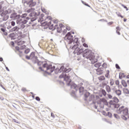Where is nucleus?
Segmentation results:
<instances>
[{
	"instance_id": "nucleus-1",
	"label": "nucleus",
	"mask_w": 129,
	"mask_h": 129,
	"mask_svg": "<svg viewBox=\"0 0 129 129\" xmlns=\"http://www.w3.org/2000/svg\"><path fill=\"white\" fill-rule=\"evenodd\" d=\"M83 57H86L87 58H89L91 60L92 64L97 62L98 59L95 58V56L94 55V53L92 52V50L88 49H86L84 51Z\"/></svg>"
},
{
	"instance_id": "nucleus-2",
	"label": "nucleus",
	"mask_w": 129,
	"mask_h": 129,
	"mask_svg": "<svg viewBox=\"0 0 129 129\" xmlns=\"http://www.w3.org/2000/svg\"><path fill=\"white\" fill-rule=\"evenodd\" d=\"M79 39L76 38L74 39V42H75V44L72 47V50H74V53L77 54V55H80L84 52V49L83 48L80 49L78 47L79 45Z\"/></svg>"
},
{
	"instance_id": "nucleus-3",
	"label": "nucleus",
	"mask_w": 129,
	"mask_h": 129,
	"mask_svg": "<svg viewBox=\"0 0 129 129\" xmlns=\"http://www.w3.org/2000/svg\"><path fill=\"white\" fill-rule=\"evenodd\" d=\"M42 67L43 69H45V72L47 73L48 74H50V73H52L55 69V66H53L52 64L48 63H44Z\"/></svg>"
},
{
	"instance_id": "nucleus-4",
	"label": "nucleus",
	"mask_w": 129,
	"mask_h": 129,
	"mask_svg": "<svg viewBox=\"0 0 129 129\" xmlns=\"http://www.w3.org/2000/svg\"><path fill=\"white\" fill-rule=\"evenodd\" d=\"M60 79L64 78V80L66 81L67 84L70 85L71 80L70 79V76H67L66 72H63L61 75L59 76Z\"/></svg>"
},
{
	"instance_id": "nucleus-5",
	"label": "nucleus",
	"mask_w": 129,
	"mask_h": 129,
	"mask_svg": "<svg viewBox=\"0 0 129 129\" xmlns=\"http://www.w3.org/2000/svg\"><path fill=\"white\" fill-rule=\"evenodd\" d=\"M65 39H67L69 44L72 43L74 44L76 43V42H75V40L73 41V36L72 35V34L70 32L68 33L65 36Z\"/></svg>"
},
{
	"instance_id": "nucleus-6",
	"label": "nucleus",
	"mask_w": 129,
	"mask_h": 129,
	"mask_svg": "<svg viewBox=\"0 0 129 129\" xmlns=\"http://www.w3.org/2000/svg\"><path fill=\"white\" fill-rule=\"evenodd\" d=\"M118 111L120 112V113H122L123 115H128V108H124V106H121L119 108Z\"/></svg>"
},
{
	"instance_id": "nucleus-7",
	"label": "nucleus",
	"mask_w": 129,
	"mask_h": 129,
	"mask_svg": "<svg viewBox=\"0 0 129 129\" xmlns=\"http://www.w3.org/2000/svg\"><path fill=\"white\" fill-rule=\"evenodd\" d=\"M45 21L48 26H51L50 28L53 29V24H51L52 17L51 16H47Z\"/></svg>"
},
{
	"instance_id": "nucleus-8",
	"label": "nucleus",
	"mask_w": 129,
	"mask_h": 129,
	"mask_svg": "<svg viewBox=\"0 0 129 129\" xmlns=\"http://www.w3.org/2000/svg\"><path fill=\"white\" fill-rule=\"evenodd\" d=\"M24 3L29 5L30 7H34L36 5V3L33 2V0H26Z\"/></svg>"
},
{
	"instance_id": "nucleus-9",
	"label": "nucleus",
	"mask_w": 129,
	"mask_h": 129,
	"mask_svg": "<svg viewBox=\"0 0 129 129\" xmlns=\"http://www.w3.org/2000/svg\"><path fill=\"white\" fill-rule=\"evenodd\" d=\"M104 69L103 68H99L96 70L97 75L100 76L103 74Z\"/></svg>"
},
{
	"instance_id": "nucleus-10",
	"label": "nucleus",
	"mask_w": 129,
	"mask_h": 129,
	"mask_svg": "<svg viewBox=\"0 0 129 129\" xmlns=\"http://www.w3.org/2000/svg\"><path fill=\"white\" fill-rule=\"evenodd\" d=\"M118 103V99L117 97H114L113 98V100H111L110 102H109V103H110V104H114V103Z\"/></svg>"
},
{
	"instance_id": "nucleus-11",
	"label": "nucleus",
	"mask_w": 129,
	"mask_h": 129,
	"mask_svg": "<svg viewBox=\"0 0 129 129\" xmlns=\"http://www.w3.org/2000/svg\"><path fill=\"white\" fill-rule=\"evenodd\" d=\"M55 28H57V31L58 33H60L62 32V28L61 27H58V25H55Z\"/></svg>"
},
{
	"instance_id": "nucleus-12",
	"label": "nucleus",
	"mask_w": 129,
	"mask_h": 129,
	"mask_svg": "<svg viewBox=\"0 0 129 129\" xmlns=\"http://www.w3.org/2000/svg\"><path fill=\"white\" fill-rule=\"evenodd\" d=\"M103 103L105 105H107L108 103L106 100L104 98H102V99L100 100V103Z\"/></svg>"
},
{
	"instance_id": "nucleus-13",
	"label": "nucleus",
	"mask_w": 129,
	"mask_h": 129,
	"mask_svg": "<svg viewBox=\"0 0 129 129\" xmlns=\"http://www.w3.org/2000/svg\"><path fill=\"white\" fill-rule=\"evenodd\" d=\"M35 56V53L34 52H32L30 54V56H26V58L28 59H30V58H31V57H33Z\"/></svg>"
},
{
	"instance_id": "nucleus-14",
	"label": "nucleus",
	"mask_w": 129,
	"mask_h": 129,
	"mask_svg": "<svg viewBox=\"0 0 129 129\" xmlns=\"http://www.w3.org/2000/svg\"><path fill=\"white\" fill-rule=\"evenodd\" d=\"M98 80L102 81L105 80V77L104 76H101L98 78Z\"/></svg>"
},
{
	"instance_id": "nucleus-15",
	"label": "nucleus",
	"mask_w": 129,
	"mask_h": 129,
	"mask_svg": "<svg viewBox=\"0 0 129 129\" xmlns=\"http://www.w3.org/2000/svg\"><path fill=\"white\" fill-rule=\"evenodd\" d=\"M105 89L107 92H110V87L109 86L106 85L105 86Z\"/></svg>"
},
{
	"instance_id": "nucleus-16",
	"label": "nucleus",
	"mask_w": 129,
	"mask_h": 129,
	"mask_svg": "<svg viewBox=\"0 0 129 129\" xmlns=\"http://www.w3.org/2000/svg\"><path fill=\"white\" fill-rule=\"evenodd\" d=\"M121 84H122V85H123V86L124 87H125V88L127 87V84H126V82L125 81L122 80L121 81Z\"/></svg>"
},
{
	"instance_id": "nucleus-17",
	"label": "nucleus",
	"mask_w": 129,
	"mask_h": 129,
	"mask_svg": "<svg viewBox=\"0 0 129 129\" xmlns=\"http://www.w3.org/2000/svg\"><path fill=\"white\" fill-rule=\"evenodd\" d=\"M123 93L125 94H129V90L128 89L124 88L123 89Z\"/></svg>"
},
{
	"instance_id": "nucleus-18",
	"label": "nucleus",
	"mask_w": 129,
	"mask_h": 129,
	"mask_svg": "<svg viewBox=\"0 0 129 129\" xmlns=\"http://www.w3.org/2000/svg\"><path fill=\"white\" fill-rule=\"evenodd\" d=\"M17 22H18L19 23H22L23 24H26L27 23V20H24L23 21H22V20L19 19Z\"/></svg>"
},
{
	"instance_id": "nucleus-19",
	"label": "nucleus",
	"mask_w": 129,
	"mask_h": 129,
	"mask_svg": "<svg viewBox=\"0 0 129 129\" xmlns=\"http://www.w3.org/2000/svg\"><path fill=\"white\" fill-rule=\"evenodd\" d=\"M116 94H117L118 96L120 95L121 94V91L120 90H116Z\"/></svg>"
},
{
	"instance_id": "nucleus-20",
	"label": "nucleus",
	"mask_w": 129,
	"mask_h": 129,
	"mask_svg": "<svg viewBox=\"0 0 129 129\" xmlns=\"http://www.w3.org/2000/svg\"><path fill=\"white\" fill-rule=\"evenodd\" d=\"M101 66V63H99V62H97L94 64V67L97 68L100 67Z\"/></svg>"
},
{
	"instance_id": "nucleus-21",
	"label": "nucleus",
	"mask_w": 129,
	"mask_h": 129,
	"mask_svg": "<svg viewBox=\"0 0 129 129\" xmlns=\"http://www.w3.org/2000/svg\"><path fill=\"white\" fill-rule=\"evenodd\" d=\"M41 10H42V11L43 13H44L45 14H46V15H49V13H48L47 11H46V10L44 8L41 9Z\"/></svg>"
},
{
	"instance_id": "nucleus-22",
	"label": "nucleus",
	"mask_w": 129,
	"mask_h": 129,
	"mask_svg": "<svg viewBox=\"0 0 129 129\" xmlns=\"http://www.w3.org/2000/svg\"><path fill=\"white\" fill-rule=\"evenodd\" d=\"M82 3L86 6L91 8V6L89 5L88 4H87L85 2L83 1H82Z\"/></svg>"
},
{
	"instance_id": "nucleus-23",
	"label": "nucleus",
	"mask_w": 129,
	"mask_h": 129,
	"mask_svg": "<svg viewBox=\"0 0 129 129\" xmlns=\"http://www.w3.org/2000/svg\"><path fill=\"white\" fill-rule=\"evenodd\" d=\"M101 93L104 96H105L107 94L105 90H102Z\"/></svg>"
},
{
	"instance_id": "nucleus-24",
	"label": "nucleus",
	"mask_w": 129,
	"mask_h": 129,
	"mask_svg": "<svg viewBox=\"0 0 129 129\" xmlns=\"http://www.w3.org/2000/svg\"><path fill=\"white\" fill-rule=\"evenodd\" d=\"M105 116H108V117H112V113H110V112H108V113L106 114L105 115Z\"/></svg>"
},
{
	"instance_id": "nucleus-25",
	"label": "nucleus",
	"mask_w": 129,
	"mask_h": 129,
	"mask_svg": "<svg viewBox=\"0 0 129 129\" xmlns=\"http://www.w3.org/2000/svg\"><path fill=\"white\" fill-rule=\"evenodd\" d=\"M114 105V107H115V108H118V107H119V104H113Z\"/></svg>"
},
{
	"instance_id": "nucleus-26",
	"label": "nucleus",
	"mask_w": 129,
	"mask_h": 129,
	"mask_svg": "<svg viewBox=\"0 0 129 129\" xmlns=\"http://www.w3.org/2000/svg\"><path fill=\"white\" fill-rule=\"evenodd\" d=\"M102 67L104 69H106L107 68V64L106 63H104L103 64H102Z\"/></svg>"
},
{
	"instance_id": "nucleus-27",
	"label": "nucleus",
	"mask_w": 129,
	"mask_h": 129,
	"mask_svg": "<svg viewBox=\"0 0 129 129\" xmlns=\"http://www.w3.org/2000/svg\"><path fill=\"white\" fill-rule=\"evenodd\" d=\"M117 16L121 18H123V17L121 15V14L119 12L117 13Z\"/></svg>"
},
{
	"instance_id": "nucleus-28",
	"label": "nucleus",
	"mask_w": 129,
	"mask_h": 129,
	"mask_svg": "<svg viewBox=\"0 0 129 129\" xmlns=\"http://www.w3.org/2000/svg\"><path fill=\"white\" fill-rule=\"evenodd\" d=\"M22 91L23 92H28V90L27 89V88H23L22 89Z\"/></svg>"
},
{
	"instance_id": "nucleus-29",
	"label": "nucleus",
	"mask_w": 129,
	"mask_h": 129,
	"mask_svg": "<svg viewBox=\"0 0 129 129\" xmlns=\"http://www.w3.org/2000/svg\"><path fill=\"white\" fill-rule=\"evenodd\" d=\"M12 31H18V27H15L14 28H12Z\"/></svg>"
},
{
	"instance_id": "nucleus-30",
	"label": "nucleus",
	"mask_w": 129,
	"mask_h": 129,
	"mask_svg": "<svg viewBox=\"0 0 129 129\" xmlns=\"http://www.w3.org/2000/svg\"><path fill=\"white\" fill-rule=\"evenodd\" d=\"M59 28H60L61 29L62 28H64L65 26H64V25L62 24H59Z\"/></svg>"
},
{
	"instance_id": "nucleus-31",
	"label": "nucleus",
	"mask_w": 129,
	"mask_h": 129,
	"mask_svg": "<svg viewBox=\"0 0 129 129\" xmlns=\"http://www.w3.org/2000/svg\"><path fill=\"white\" fill-rule=\"evenodd\" d=\"M52 22L54 23H55V24H57L58 23V20H57V19H53L52 20Z\"/></svg>"
},
{
	"instance_id": "nucleus-32",
	"label": "nucleus",
	"mask_w": 129,
	"mask_h": 129,
	"mask_svg": "<svg viewBox=\"0 0 129 129\" xmlns=\"http://www.w3.org/2000/svg\"><path fill=\"white\" fill-rule=\"evenodd\" d=\"M27 16V14H23L21 18H26Z\"/></svg>"
},
{
	"instance_id": "nucleus-33",
	"label": "nucleus",
	"mask_w": 129,
	"mask_h": 129,
	"mask_svg": "<svg viewBox=\"0 0 129 129\" xmlns=\"http://www.w3.org/2000/svg\"><path fill=\"white\" fill-rule=\"evenodd\" d=\"M121 6H122V7H123L124 9H125L126 11H128V9L127 8V7H126V6H124V5H123V4H121Z\"/></svg>"
},
{
	"instance_id": "nucleus-34",
	"label": "nucleus",
	"mask_w": 129,
	"mask_h": 129,
	"mask_svg": "<svg viewBox=\"0 0 129 129\" xmlns=\"http://www.w3.org/2000/svg\"><path fill=\"white\" fill-rule=\"evenodd\" d=\"M114 23L113 22H110L107 23V25L108 26H111V25H112Z\"/></svg>"
},
{
	"instance_id": "nucleus-35",
	"label": "nucleus",
	"mask_w": 129,
	"mask_h": 129,
	"mask_svg": "<svg viewBox=\"0 0 129 129\" xmlns=\"http://www.w3.org/2000/svg\"><path fill=\"white\" fill-rule=\"evenodd\" d=\"M115 67H116V69H120L119 66L117 63H116Z\"/></svg>"
},
{
	"instance_id": "nucleus-36",
	"label": "nucleus",
	"mask_w": 129,
	"mask_h": 129,
	"mask_svg": "<svg viewBox=\"0 0 129 129\" xmlns=\"http://www.w3.org/2000/svg\"><path fill=\"white\" fill-rule=\"evenodd\" d=\"M30 52V50L29 49H26L25 50V53L26 54H28V53Z\"/></svg>"
},
{
	"instance_id": "nucleus-37",
	"label": "nucleus",
	"mask_w": 129,
	"mask_h": 129,
	"mask_svg": "<svg viewBox=\"0 0 129 129\" xmlns=\"http://www.w3.org/2000/svg\"><path fill=\"white\" fill-rule=\"evenodd\" d=\"M74 87V88H76V87H77V85H76L75 84H74L72 85L71 88H73Z\"/></svg>"
},
{
	"instance_id": "nucleus-38",
	"label": "nucleus",
	"mask_w": 129,
	"mask_h": 129,
	"mask_svg": "<svg viewBox=\"0 0 129 129\" xmlns=\"http://www.w3.org/2000/svg\"><path fill=\"white\" fill-rule=\"evenodd\" d=\"M33 10V9H30L29 10H28L26 12L28 13H30L32 12V11Z\"/></svg>"
},
{
	"instance_id": "nucleus-39",
	"label": "nucleus",
	"mask_w": 129,
	"mask_h": 129,
	"mask_svg": "<svg viewBox=\"0 0 129 129\" xmlns=\"http://www.w3.org/2000/svg\"><path fill=\"white\" fill-rule=\"evenodd\" d=\"M83 46H84L85 47H88V45H87L86 43H84L83 44Z\"/></svg>"
},
{
	"instance_id": "nucleus-40",
	"label": "nucleus",
	"mask_w": 129,
	"mask_h": 129,
	"mask_svg": "<svg viewBox=\"0 0 129 129\" xmlns=\"http://www.w3.org/2000/svg\"><path fill=\"white\" fill-rule=\"evenodd\" d=\"M115 83H116V85H119V81L117 80V81H116Z\"/></svg>"
},
{
	"instance_id": "nucleus-41",
	"label": "nucleus",
	"mask_w": 129,
	"mask_h": 129,
	"mask_svg": "<svg viewBox=\"0 0 129 129\" xmlns=\"http://www.w3.org/2000/svg\"><path fill=\"white\" fill-rule=\"evenodd\" d=\"M66 29L68 31H70L71 30V28L69 26H67Z\"/></svg>"
},
{
	"instance_id": "nucleus-42",
	"label": "nucleus",
	"mask_w": 129,
	"mask_h": 129,
	"mask_svg": "<svg viewBox=\"0 0 129 129\" xmlns=\"http://www.w3.org/2000/svg\"><path fill=\"white\" fill-rule=\"evenodd\" d=\"M15 49L17 51H19L20 50V48L19 47V46H16L15 47Z\"/></svg>"
},
{
	"instance_id": "nucleus-43",
	"label": "nucleus",
	"mask_w": 129,
	"mask_h": 129,
	"mask_svg": "<svg viewBox=\"0 0 129 129\" xmlns=\"http://www.w3.org/2000/svg\"><path fill=\"white\" fill-rule=\"evenodd\" d=\"M11 24H12V26H15L16 23H15V22H12L11 23Z\"/></svg>"
},
{
	"instance_id": "nucleus-44",
	"label": "nucleus",
	"mask_w": 129,
	"mask_h": 129,
	"mask_svg": "<svg viewBox=\"0 0 129 129\" xmlns=\"http://www.w3.org/2000/svg\"><path fill=\"white\" fill-rule=\"evenodd\" d=\"M35 99H36V100H37L38 101H40V99L39 97H36V98H35Z\"/></svg>"
},
{
	"instance_id": "nucleus-45",
	"label": "nucleus",
	"mask_w": 129,
	"mask_h": 129,
	"mask_svg": "<svg viewBox=\"0 0 129 129\" xmlns=\"http://www.w3.org/2000/svg\"><path fill=\"white\" fill-rule=\"evenodd\" d=\"M116 29H117V31L120 30V27L119 26H117V27H116Z\"/></svg>"
},
{
	"instance_id": "nucleus-46",
	"label": "nucleus",
	"mask_w": 129,
	"mask_h": 129,
	"mask_svg": "<svg viewBox=\"0 0 129 129\" xmlns=\"http://www.w3.org/2000/svg\"><path fill=\"white\" fill-rule=\"evenodd\" d=\"M51 116L53 118H54L55 115L53 113H51Z\"/></svg>"
},
{
	"instance_id": "nucleus-47",
	"label": "nucleus",
	"mask_w": 129,
	"mask_h": 129,
	"mask_svg": "<svg viewBox=\"0 0 129 129\" xmlns=\"http://www.w3.org/2000/svg\"><path fill=\"white\" fill-rule=\"evenodd\" d=\"M116 33H117V34L118 35H120L121 34L119 31H118V30H116Z\"/></svg>"
},
{
	"instance_id": "nucleus-48",
	"label": "nucleus",
	"mask_w": 129,
	"mask_h": 129,
	"mask_svg": "<svg viewBox=\"0 0 129 129\" xmlns=\"http://www.w3.org/2000/svg\"><path fill=\"white\" fill-rule=\"evenodd\" d=\"M30 94H31L30 96H31L32 97H34L35 95L33 93H30Z\"/></svg>"
},
{
	"instance_id": "nucleus-49",
	"label": "nucleus",
	"mask_w": 129,
	"mask_h": 129,
	"mask_svg": "<svg viewBox=\"0 0 129 129\" xmlns=\"http://www.w3.org/2000/svg\"><path fill=\"white\" fill-rule=\"evenodd\" d=\"M85 42V38H82V42L84 43Z\"/></svg>"
},
{
	"instance_id": "nucleus-50",
	"label": "nucleus",
	"mask_w": 129,
	"mask_h": 129,
	"mask_svg": "<svg viewBox=\"0 0 129 129\" xmlns=\"http://www.w3.org/2000/svg\"><path fill=\"white\" fill-rule=\"evenodd\" d=\"M114 116L115 117V118H118V115L116 114H114Z\"/></svg>"
},
{
	"instance_id": "nucleus-51",
	"label": "nucleus",
	"mask_w": 129,
	"mask_h": 129,
	"mask_svg": "<svg viewBox=\"0 0 129 129\" xmlns=\"http://www.w3.org/2000/svg\"><path fill=\"white\" fill-rule=\"evenodd\" d=\"M106 114H107L106 113V112H105V111L103 112V115L105 116V115H106Z\"/></svg>"
},
{
	"instance_id": "nucleus-52",
	"label": "nucleus",
	"mask_w": 129,
	"mask_h": 129,
	"mask_svg": "<svg viewBox=\"0 0 129 129\" xmlns=\"http://www.w3.org/2000/svg\"><path fill=\"white\" fill-rule=\"evenodd\" d=\"M11 44L12 45V46H14V45H15V43H14V42L12 41V42H11Z\"/></svg>"
},
{
	"instance_id": "nucleus-53",
	"label": "nucleus",
	"mask_w": 129,
	"mask_h": 129,
	"mask_svg": "<svg viewBox=\"0 0 129 129\" xmlns=\"http://www.w3.org/2000/svg\"><path fill=\"white\" fill-rule=\"evenodd\" d=\"M106 73H107V75H109L110 71H107Z\"/></svg>"
},
{
	"instance_id": "nucleus-54",
	"label": "nucleus",
	"mask_w": 129,
	"mask_h": 129,
	"mask_svg": "<svg viewBox=\"0 0 129 129\" xmlns=\"http://www.w3.org/2000/svg\"><path fill=\"white\" fill-rule=\"evenodd\" d=\"M1 31H3V32H5V30L4 28H1Z\"/></svg>"
},
{
	"instance_id": "nucleus-55",
	"label": "nucleus",
	"mask_w": 129,
	"mask_h": 129,
	"mask_svg": "<svg viewBox=\"0 0 129 129\" xmlns=\"http://www.w3.org/2000/svg\"><path fill=\"white\" fill-rule=\"evenodd\" d=\"M109 74H106L105 75V77H106V78H108V77H109Z\"/></svg>"
},
{
	"instance_id": "nucleus-56",
	"label": "nucleus",
	"mask_w": 129,
	"mask_h": 129,
	"mask_svg": "<svg viewBox=\"0 0 129 129\" xmlns=\"http://www.w3.org/2000/svg\"><path fill=\"white\" fill-rule=\"evenodd\" d=\"M3 60V58H0V61L2 62V61Z\"/></svg>"
},
{
	"instance_id": "nucleus-57",
	"label": "nucleus",
	"mask_w": 129,
	"mask_h": 129,
	"mask_svg": "<svg viewBox=\"0 0 129 129\" xmlns=\"http://www.w3.org/2000/svg\"><path fill=\"white\" fill-rule=\"evenodd\" d=\"M56 71H58V72H59V69H56L55 70V72H56Z\"/></svg>"
},
{
	"instance_id": "nucleus-58",
	"label": "nucleus",
	"mask_w": 129,
	"mask_h": 129,
	"mask_svg": "<svg viewBox=\"0 0 129 129\" xmlns=\"http://www.w3.org/2000/svg\"><path fill=\"white\" fill-rule=\"evenodd\" d=\"M127 21V20L125 18H124L123 21L125 22Z\"/></svg>"
},
{
	"instance_id": "nucleus-59",
	"label": "nucleus",
	"mask_w": 129,
	"mask_h": 129,
	"mask_svg": "<svg viewBox=\"0 0 129 129\" xmlns=\"http://www.w3.org/2000/svg\"><path fill=\"white\" fill-rule=\"evenodd\" d=\"M84 89V88L83 87H81L80 88V90H83Z\"/></svg>"
},
{
	"instance_id": "nucleus-60",
	"label": "nucleus",
	"mask_w": 129,
	"mask_h": 129,
	"mask_svg": "<svg viewBox=\"0 0 129 129\" xmlns=\"http://www.w3.org/2000/svg\"><path fill=\"white\" fill-rule=\"evenodd\" d=\"M6 70H7V71H10V70H9V69L8 68V67H6Z\"/></svg>"
},
{
	"instance_id": "nucleus-61",
	"label": "nucleus",
	"mask_w": 129,
	"mask_h": 129,
	"mask_svg": "<svg viewBox=\"0 0 129 129\" xmlns=\"http://www.w3.org/2000/svg\"><path fill=\"white\" fill-rule=\"evenodd\" d=\"M113 84V83L112 82H110V85H112Z\"/></svg>"
},
{
	"instance_id": "nucleus-62",
	"label": "nucleus",
	"mask_w": 129,
	"mask_h": 129,
	"mask_svg": "<svg viewBox=\"0 0 129 129\" xmlns=\"http://www.w3.org/2000/svg\"><path fill=\"white\" fill-rule=\"evenodd\" d=\"M108 97H111V95H108Z\"/></svg>"
},
{
	"instance_id": "nucleus-63",
	"label": "nucleus",
	"mask_w": 129,
	"mask_h": 129,
	"mask_svg": "<svg viewBox=\"0 0 129 129\" xmlns=\"http://www.w3.org/2000/svg\"><path fill=\"white\" fill-rule=\"evenodd\" d=\"M127 83L129 84V80L127 81Z\"/></svg>"
},
{
	"instance_id": "nucleus-64",
	"label": "nucleus",
	"mask_w": 129,
	"mask_h": 129,
	"mask_svg": "<svg viewBox=\"0 0 129 129\" xmlns=\"http://www.w3.org/2000/svg\"><path fill=\"white\" fill-rule=\"evenodd\" d=\"M127 78H129V75L127 76Z\"/></svg>"
}]
</instances>
